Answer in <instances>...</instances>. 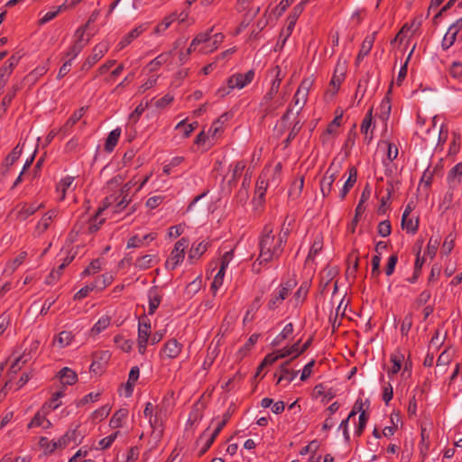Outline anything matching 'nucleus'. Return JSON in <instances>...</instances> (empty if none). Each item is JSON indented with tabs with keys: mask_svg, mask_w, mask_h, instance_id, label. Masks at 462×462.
Instances as JSON below:
<instances>
[{
	"mask_svg": "<svg viewBox=\"0 0 462 462\" xmlns=\"http://www.w3.org/2000/svg\"><path fill=\"white\" fill-rule=\"evenodd\" d=\"M284 245L281 238H276L270 225L264 226L259 237V255L253 263V270L259 273L261 266L278 260L283 253Z\"/></svg>",
	"mask_w": 462,
	"mask_h": 462,
	"instance_id": "f257e3e1",
	"label": "nucleus"
},
{
	"mask_svg": "<svg viewBox=\"0 0 462 462\" xmlns=\"http://www.w3.org/2000/svg\"><path fill=\"white\" fill-rule=\"evenodd\" d=\"M271 74L274 77L272 80L270 89L263 97L261 106L266 113H272L282 106L286 101L287 93L283 92L276 97L279 93L281 83L282 80V70L279 66H275L271 69Z\"/></svg>",
	"mask_w": 462,
	"mask_h": 462,
	"instance_id": "f03ea898",
	"label": "nucleus"
},
{
	"mask_svg": "<svg viewBox=\"0 0 462 462\" xmlns=\"http://www.w3.org/2000/svg\"><path fill=\"white\" fill-rule=\"evenodd\" d=\"M295 286L296 282L294 281L288 280L282 282L270 294L267 302V309L269 310H275L279 309L291 293Z\"/></svg>",
	"mask_w": 462,
	"mask_h": 462,
	"instance_id": "7ed1b4c3",
	"label": "nucleus"
},
{
	"mask_svg": "<svg viewBox=\"0 0 462 462\" xmlns=\"http://www.w3.org/2000/svg\"><path fill=\"white\" fill-rule=\"evenodd\" d=\"M189 241L186 237H181L175 243L170 256L166 260V269L174 270L183 262L185 257V250L189 246Z\"/></svg>",
	"mask_w": 462,
	"mask_h": 462,
	"instance_id": "20e7f679",
	"label": "nucleus"
},
{
	"mask_svg": "<svg viewBox=\"0 0 462 462\" xmlns=\"http://www.w3.org/2000/svg\"><path fill=\"white\" fill-rule=\"evenodd\" d=\"M313 85V79L310 78L304 79L292 98V104L294 106H298L297 114H299L307 103L310 89Z\"/></svg>",
	"mask_w": 462,
	"mask_h": 462,
	"instance_id": "39448f33",
	"label": "nucleus"
},
{
	"mask_svg": "<svg viewBox=\"0 0 462 462\" xmlns=\"http://www.w3.org/2000/svg\"><path fill=\"white\" fill-rule=\"evenodd\" d=\"M150 337H151V323L146 319V317H143V318L139 319L138 335H137L138 352L141 355H143L145 353Z\"/></svg>",
	"mask_w": 462,
	"mask_h": 462,
	"instance_id": "423d86ee",
	"label": "nucleus"
},
{
	"mask_svg": "<svg viewBox=\"0 0 462 462\" xmlns=\"http://www.w3.org/2000/svg\"><path fill=\"white\" fill-rule=\"evenodd\" d=\"M87 30V26H81L78 28L75 32L76 41L69 48L66 52V56L69 57V60L71 61L78 57V55L82 51L84 47L88 43L89 39H85L84 35Z\"/></svg>",
	"mask_w": 462,
	"mask_h": 462,
	"instance_id": "0eeeda50",
	"label": "nucleus"
},
{
	"mask_svg": "<svg viewBox=\"0 0 462 462\" xmlns=\"http://www.w3.org/2000/svg\"><path fill=\"white\" fill-rule=\"evenodd\" d=\"M338 175V167L331 163L320 180V191L323 197H328L332 190L333 183Z\"/></svg>",
	"mask_w": 462,
	"mask_h": 462,
	"instance_id": "6e6552de",
	"label": "nucleus"
},
{
	"mask_svg": "<svg viewBox=\"0 0 462 462\" xmlns=\"http://www.w3.org/2000/svg\"><path fill=\"white\" fill-rule=\"evenodd\" d=\"M211 32L212 29L199 33L206 34L208 38L206 42H202L201 46L199 49V52L201 54H208L214 51L216 49H217V47L224 40V35L222 33H216L211 36Z\"/></svg>",
	"mask_w": 462,
	"mask_h": 462,
	"instance_id": "1a4fd4ad",
	"label": "nucleus"
},
{
	"mask_svg": "<svg viewBox=\"0 0 462 462\" xmlns=\"http://www.w3.org/2000/svg\"><path fill=\"white\" fill-rule=\"evenodd\" d=\"M131 200L130 195L119 191L118 195H111L106 198V204L107 207H112L114 213H120L129 205Z\"/></svg>",
	"mask_w": 462,
	"mask_h": 462,
	"instance_id": "9d476101",
	"label": "nucleus"
},
{
	"mask_svg": "<svg viewBox=\"0 0 462 462\" xmlns=\"http://www.w3.org/2000/svg\"><path fill=\"white\" fill-rule=\"evenodd\" d=\"M254 77V71L253 69L248 70L245 74L236 73L228 78L227 83L229 88L242 89L248 84H250Z\"/></svg>",
	"mask_w": 462,
	"mask_h": 462,
	"instance_id": "9b49d317",
	"label": "nucleus"
},
{
	"mask_svg": "<svg viewBox=\"0 0 462 462\" xmlns=\"http://www.w3.org/2000/svg\"><path fill=\"white\" fill-rule=\"evenodd\" d=\"M108 51V44L106 42H100L97 44L93 50L92 53L87 58L86 61L84 62L82 69H88L93 65H95L100 59L103 58V56Z\"/></svg>",
	"mask_w": 462,
	"mask_h": 462,
	"instance_id": "f8f14e48",
	"label": "nucleus"
},
{
	"mask_svg": "<svg viewBox=\"0 0 462 462\" xmlns=\"http://www.w3.org/2000/svg\"><path fill=\"white\" fill-rule=\"evenodd\" d=\"M182 350V345L177 339H169L163 345L160 355L162 358L174 359L179 356Z\"/></svg>",
	"mask_w": 462,
	"mask_h": 462,
	"instance_id": "ddd939ff",
	"label": "nucleus"
},
{
	"mask_svg": "<svg viewBox=\"0 0 462 462\" xmlns=\"http://www.w3.org/2000/svg\"><path fill=\"white\" fill-rule=\"evenodd\" d=\"M57 209H51L47 211L41 219L37 222L34 229V235L41 236L51 226V223L58 217Z\"/></svg>",
	"mask_w": 462,
	"mask_h": 462,
	"instance_id": "4468645a",
	"label": "nucleus"
},
{
	"mask_svg": "<svg viewBox=\"0 0 462 462\" xmlns=\"http://www.w3.org/2000/svg\"><path fill=\"white\" fill-rule=\"evenodd\" d=\"M43 207V203L37 204L34 202L31 204H20L16 207L15 209L16 218L20 221H24Z\"/></svg>",
	"mask_w": 462,
	"mask_h": 462,
	"instance_id": "2eb2a0df",
	"label": "nucleus"
},
{
	"mask_svg": "<svg viewBox=\"0 0 462 462\" xmlns=\"http://www.w3.org/2000/svg\"><path fill=\"white\" fill-rule=\"evenodd\" d=\"M68 436H61L56 440H49L46 437H41L39 444L44 452L47 454L53 453L58 448H63L66 447V439Z\"/></svg>",
	"mask_w": 462,
	"mask_h": 462,
	"instance_id": "dca6fc26",
	"label": "nucleus"
},
{
	"mask_svg": "<svg viewBox=\"0 0 462 462\" xmlns=\"http://www.w3.org/2000/svg\"><path fill=\"white\" fill-rule=\"evenodd\" d=\"M22 56L18 53L13 54L0 68V79L8 81L14 68L18 65Z\"/></svg>",
	"mask_w": 462,
	"mask_h": 462,
	"instance_id": "f3484780",
	"label": "nucleus"
},
{
	"mask_svg": "<svg viewBox=\"0 0 462 462\" xmlns=\"http://www.w3.org/2000/svg\"><path fill=\"white\" fill-rule=\"evenodd\" d=\"M148 29V23H141L138 26L132 29L129 32H127L119 42L118 48L122 50L128 46L133 41L137 39L141 34H143Z\"/></svg>",
	"mask_w": 462,
	"mask_h": 462,
	"instance_id": "a211bd4d",
	"label": "nucleus"
},
{
	"mask_svg": "<svg viewBox=\"0 0 462 462\" xmlns=\"http://www.w3.org/2000/svg\"><path fill=\"white\" fill-rule=\"evenodd\" d=\"M149 424L152 428V438H153L156 441H159L163 433V419L162 414L158 411L154 413V415L151 416L149 419Z\"/></svg>",
	"mask_w": 462,
	"mask_h": 462,
	"instance_id": "6ab92c4d",
	"label": "nucleus"
},
{
	"mask_svg": "<svg viewBox=\"0 0 462 462\" xmlns=\"http://www.w3.org/2000/svg\"><path fill=\"white\" fill-rule=\"evenodd\" d=\"M290 361H286L285 363L282 364L277 372L274 374V376L277 377V384L283 381H286L287 383H290L296 378L298 372L289 370L287 367Z\"/></svg>",
	"mask_w": 462,
	"mask_h": 462,
	"instance_id": "aec40b11",
	"label": "nucleus"
},
{
	"mask_svg": "<svg viewBox=\"0 0 462 462\" xmlns=\"http://www.w3.org/2000/svg\"><path fill=\"white\" fill-rule=\"evenodd\" d=\"M87 111V107L82 106L76 110L70 117L67 120V122L61 126L60 132L66 135L69 132V130L83 117Z\"/></svg>",
	"mask_w": 462,
	"mask_h": 462,
	"instance_id": "412c9836",
	"label": "nucleus"
},
{
	"mask_svg": "<svg viewBox=\"0 0 462 462\" xmlns=\"http://www.w3.org/2000/svg\"><path fill=\"white\" fill-rule=\"evenodd\" d=\"M376 32L367 35L361 44L360 51L356 57V64H358L365 56H367L375 41Z\"/></svg>",
	"mask_w": 462,
	"mask_h": 462,
	"instance_id": "4be33fe9",
	"label": "nucleus"
},
{
	"mask_svg": "<svg viewBox=\"0 0 462 462\" xmlns=\"http://www.w3.org/2000/svg\"><path fill=\"white\" fill-rule=\"evenodd\" d=\"M162 301V296L158 291L157 287H152L148 291V303H149V309H148V314L152 315L158 307L160 306Z\"/></svg>",
	"mask_w": 462,
	"mask_h": 462,
	"instance_id": "5701e85b",
	"label": "nucleus"
},
{
	"mask_svg": "<svg viewBox=\"0 0 462 462\" xmlns=\"http://www.w3.org/2000/svg\"><path fill=\"white\" fill-rule=\"evenodd\" d=\"M234 252H235L234 248L226 249V246H223L220 249L221 255H220V258L218 260V263H219V270L218 271H222L223 273H226V268L228 267L229 263L234 259V255H235Z\"/></svg>",
	"mask_w": 462,
	"mask_h": 462,
	"instance_id": "b1692460",
	"label": "nucleus"
},
{
	"mask_svg": "<svg viewBox=\"0 0 462 462\" xmlns=\"http://www.w3.org/2000/svg\"><path fill=\"white\" fill-rule=\"evenodd\" d=\"M128 417V410L121 408L117 410L112 416L109 421V426L112 429H120L124 426L125 420Z\"/></svg>",
	"mask_w": 462,
	"mask_h": 462,
	"instance_id": "393cba45",
	"label": "nucleus"
},
{
	"mask_svg": "<svg viewBox=\"0 0 462 462\" xmlns=\"http://www.w3.org/2000/svg\"><path fill=\"white\" fill-rule=\"evenodd\" d=\"M404 356L400 352L393 353L390 356V361L393 364L392 367L387 371L390 378L400 372Z\"/></svg>",
	"mask_w": 462,
	"mask_h": 462,
	"instance_id": "a878e982",
	"label": "nucleus"
},
{
	"mask_svg": "<svg viewBox=\"0 0 462 462\" xmlns=\"http://www.w3.org/2000/svg\"><path fill=\"white\" fill-rule=\"evenodd\" d=\"M172 51H173V50L166 51V52H162L160 55H158L156 58H154L152 60H151L148 64L149 70L156 71L157 69H159V68L161 66L167 63L172 55Z\"/></svg>",
	"mask_w": 462,
	"mask_h": 462,
	"instance_id": "bb28decb",
	"label": "nucleus"
},
{
	"mask_svg": "<svg viewBox=\"0 0 462 462\" xmlns=\"http://www.w3.org/2000/svg\"><path fill=\"white\" fill-rule=\"evenodd\" d=\"M356 179H357L356 169L355 167H351L349 169V176H348L347 180H346L345 184L343 185V187H342V189H340V192H339V197H340L341 199H343L346 196V194L348 193L350 189L356 182Z\"/></svg>",
	"mask_w": 462,
	"mask_h": 462,
	"instance_id": "cd10ccee",
	"label": "nucleus"
},
{
	"mask_svg": "<svg viewBox=\"0 0 462 462\" xmlns=\"http://www.w3.org/2000/svg\"><path fill=\"white\" fill-rule=\"evenodd\" d=\"M59 376L63 385H73L78 380L77 374L69 367H63L59 372Z\"/></svg>",
	"mask_w": 462,
	"mask_h": 462,
	"instance_id": "c85d7f7f",
	"label": "nucleus"
},
{
	"mask_svg": "<svg viewBox=\"0 0 462 462\" xmlns=\"http://www.w3.org/2000/svg\"><path fill=\"white\" fill-rule=\"evenodd\" d=\"M20 90V85L14 84L11 89L6 93V95L3 97V100L0 104V114H4L6 112L13 99L16 96L17 91Z\"/></svg>",
	"mask_w": 462,
	"mask_h": 462,
	"instance_id": "c756f323",
	"label": "nucleus"
},
{
	"mask_svg": "<svg viewBox=\"0 0 462 462\" xmlns=\"http://www.w3.org/2000/svg\"><path fill=\"white\" fill-rule=\"evenodd\" d=\"M120 135H121V129L119 127L112 130L108 134V135L106 139V143H105V150L107 152H112L114 151L115 147L116 146V144L118 143Z\"/></svg>",
	"mask_w": 462,
	"mask_h": 462,
	"instance_id": "7c9ffc66",
	"label": "nucleus"
},
{
	"mask_svg": "<svg viewBox=\"0 0 462 462\" xmlns=\"http://www.w3.org/2000/svg\"><path fill=\"white\" fill-rule=\"evenodd\" d=\"M209 243L201 241L198 244L194 243L189 252V259H199L208 248Z\"/></svg>",
	"mask_w": 462,
	"mask_h": 462,
	"instance_id": "2f4dec72",
	"label": "nucleus"
},
{
	"mask_svg": "<svg viewBox=\"0 0 462 462\" xmlns=\"http://www.w3.org/2000/svg\"><path fill=\"white\" fill-rule=\"evenodd\" d=\"M176 20L177 13L175 12L165 16L163 20L161 23H159L154 28V33L157 35L162 34Z\"/></svg>",
	"mask_w": 462,
	"mask_h": 462,
	"instance_id": "473e14b6",
	"label": "nucleus"
},
{
	"mask_svg": "<svg viewBox=\"0 0 462 462\" xmlns=\"http://www.w3.org/2000/svg\"><path fill=\"white\" fill-rule=\"evenodd\" d=\"M74 339V335L71 331H61L54 338L53 344H57L60 348H64L71 344Z\"/></svg>",
	"mask_w": 462,
	"mask_h": 462,
	"instance_id": "72a5a7b5",
	"label": "nucleus"
},
{
	"mask_svg": "<svg viewBox=\"0 0 462 462\" xmlns=\"http://www.w3.org/2000/svg\"><path fill=\"white\" fill-rule=\"evenodd\" d=\"M293 330H294V327H293L292 323L286 324L285 327L283 328V329L281 331V333H279L275 337V338L273 340L272 345L273 346H280L282 343L283 340H285L291 335H292Z\"/></svg>",
	"mask_w": 462,
	"mask_h": 462,
	"instance_id": "f704fd0d",
	"label": "nucleus"
},
{
	"mask_svg": "<svg viewBox=\"0 0 462 462\" xmlns=\"http://www.w3.org/2000/svg\"><path fill=\"white\" fill-rule=\"evenodd\" d=\"M462 177V162L457 163L448 174V181L450 185H457L460 183Z\"/></svg>",
	"mask_w": 462,
	"mask_h": 462,
	"instance_id": "c9c22d12",
	"label": "nucleus"
},
{
	"mask_svg": "<svg viewBox=\"0 0 462 462\" xmlns=\"http://www.w3.org/2000/svg\"><path fill=\"white\" fill-rule=\"evenodd\" d=\"M304 186V177L294 180L289 189V196L292 199H297L300 196Z\"/></svg>",
	"mask_w": 462,
	"mask_h": 462,
	"instance_id": "e433bc0d",
	"label": "nucleus"
},
{
	"mask_svg": "<svg viewBox=\"0 0 462 462\" xmlns=\"http://www.w3.org/2000/svg\"><path fill=\"white\" fill-rule=\"evenodd\" d=\"M113 281H114V274L112 273H106L102 274L101 276H99L98 278H97L93 282V283H94V287H96V289L97 291H102L106 286L110 285Z\"/></svg>",
	"mask_w": 462,
	"mask_h": 462,
	"instance_id": "4c0bfd02",
	"label": "nucleus"
},
{
	"mask_svg": "<svg viewBox=\"0 0 462 462\" xmlns=\"http://www.w3.org/2000/svg\"><path fill=\"white\" fill-rule=\"evenodd\" d=\"M155 262V257L152 254H145L136 259L134 266L139 270L151 268Z\"/></svg>",
	"mask_w": 462,
	"mask_h": 462,
	"instance_id": "58836bf2",
	"label": "nucleus"
},
{
	"mask_svg": "<svg viewBox=\"0 0 462 462\" xmlns=\"http://www.w3.org/2000/svg\"><path fill=\"white\" fill-rule=\"evenodd\" d=\"M111 323V319L107 315H104L98 319V320L92 327L91 332L94 335H97L106 329Z\"/></svg>",
	"mask_w": 462,
	"mask_h": 462,
	"instance_id": "ea45409f",
	"label": "nucleus"
},
{
	"mask_svg": "<svg viewBox=\"0 0 462 462\" xmlns=\"http://www.w3.org/2000/svg\"><path fill=\"white\" fill-rule=\"evenodd\" d=\"M74 177L66 176L60 180L57 185V191L61 192L60 199H64L66 196V192L70 189L74 182Z\"/></svg>",
	"mask_w": 462,
	"mask_h": 462,
	"instance_id": "a19ab883",
	"label": "nucleus"
},
{
	"mask_svg": "<svg viewBox=\"0 0 462 462\" xmlns=\"http://www.w3.org/2000/svg\"><path fill=\"white\" fill-rule=\"evenodd\" d=\"M419 221L418 219H412L406 215H402V227L406 230L408 233L414 234L418 230Z\"/></svg>",
	"mask_w": 462,
	"mask_h": 462,
	"instance_id": "79ce46f5",
	"label": "nucleus"
},
{
	"mask_svg": "<svg viewBox=\"0 0 462 462\" xmlns=\"http://www.w3.org/2000/svg\"><path fill=\"white\" fill-rule=\"evenodd\" d=\"M215 439H213L211 437L208 436V433L206 431H204L199 438V439L197 440V444L199 445L200 443H202V447L199 452V456H202L204 455L207 450L211 447V445L213 444Z\"/></svg>",
	"mask_w": 462,
	"mask_h": 462,
	"instance_id": "37998d69",
	"label": "nucleus"
},
{
	"mask_svg": "<svg viewBox=\"0 0 462 462\" xmlns=\"http://www.w3.org/2000/svg\"><path fill=\"white\" fill-rule=\"evenodd\" d=\"M369 405H370L369 400L366 399L365 401H363L362 398H358L356 401L352 411L348 414V419H351L352 417L356 416V413L361 414L362 411H366V410L365 409V406L366 407V409H368Z\"/></svg>",
	"mask_w": 462,
	"mask_h": 462,
	"instance_id": "c03bdc74",
	"label": "nucleus"
},
{
	"mask_svg": "<svg viewBox=\"0 0 462 462\" xmlns=\"http://www.w3.org/2000/svg\"><path fill=\"white\" fill-rule=\"evenodd\" d=\"M391 110L392 106L390 98L388 97H384L379 106L380 118L387 120L390 116Z\"/></svg>",
	"mask_w": 462,
	"mask_h": 462,
	"instance_id": "a18cd8bd",
	"label": "nucleus"
},
{
	"mask_svg": "<svg viewBox=\"0 0 462 462\" xmlns=\"http://www.w3.org/2000/svg\"><path fill=\"white\" fill-rule=\"evenodd\" d=\"M103 260L97 258L93 260L89 265L82 272L81 276L92 275L98 273L102 269Z\"/></svg>",
	"mask_w": 462,
	"mask_h": 462,
	"instance_id": "49530a36",
	"label": "nucleus"
},
{
	"mask_svg": "<svg viewBox=\"0 0 462 462\" xmlns=\"http://www.w3.org/2000/svg\"><path fill=\"white\" fill-rule=\"evenodd\" d=\"M309 288L306 284H301L299 289L295 291L293 298L291 300H293L294 306H299L301 304L305 298L307 297Z\"/></svg>",
	"mask_w": 462,
	"mask_h": 462,
	"instance_id": "de8ad7c7",
	"label": "nucleus"
},
{
	"mask_svg": "<svg viewBox=\"0 0 462 462\" xmlns=\"http://www.w3.org/2000/svg\"><path fill=\"white\" fill-rule=\"evenodd\" d=\"M64 396L63 391H58L54 393L51 398V400L45 403L44 408H48L51 411H54L58 409L61 405L60 398Z\"/></svg>",
	"mask_w": 462,
	"mask_h": 462,
	"instance_id": "09e8293b",
	"label": "nucleus"
},
{
	"mask_svg": "<svg viewBox=\"0 0 462 462\" xmlns=\"http://www.w3.org/2000/svg\"><path fill=\"white\" fill-rule=\"evenodd\" d=\"M322 247L323 237L321 235H317L313 240L308 257H315L321 251Z\"/></svg>",
	"mask_w": 462,
	"mask_h": 462,
	"instance_id": "8fccbe9b",
	"label": "nucleus"
},
{
	"mask_svg": "<svg viewBox=\"0 0 462 462\" xmlns=\"http://www.w3.org/2000/svg\"><path fill=\"white\" fill-rule=\"evenodd\" d=\"M207 35L206 34H197L195 38L191 41L189 47L185 51L186 52H189V55H190L193 51H199V47L201 46L202 42L207 41Z\"/></svg>",
	"mask_w": 462,
	"mask_h": 462,
	"instance_id": "3c124183",
	"label": "nucleus"
},
{
	"mask_svg": "<svg viewBox=\"0 0 462 462\" xmlns=\"http://www.w3.org/2000/svg\"><path fill=\"white\" fill-rule=\"evenodd\" d=\"M437 171V168L431 169L428 167L424 171L420 178V185H424L426 188L430 187L432 183L434 174Z\"/></svg>",
	"mask_w": 462,
	"mask_h": 462,
	"instance_id": "603ef678",
	"label": "nucleus"
},
{
	"mask_svg": "<svg viewBox=\"0 0 462 462\" xmlns=\"http://www.w3.org/2000/svg\"><path fill=\"white\" fill-rule=\"evenodd\" d=\"M345 78L342 77V73L333 75L329 83L328 91L331 92V95L334 96L339 89L341 83L344 81Z\"/></svg>",
	"mask_w": 462,
	"mask_h": 462,
	"instance_id": "864d4df0",
	"label": "nucleus"
},
{
	"mask_svg": "<svg viewBox=\"0 0 462 462\" xmlns=\"http://www.w3.org/2000/svg\"><path fill=\"white\" fill-rule=\"evenodd\" d=\"M368 420V414L366 411H362L358 417V423L355 427V435L361 436L364 430L366 427V423Z\"/></svg>",
	"mask_w": 462,
	"mask_h": 462,
	"instance_id": "5fc2aeb1",
	"label": "nucleus"
},
{
	"mask_svg": "<svg viewBox=\"0 0 462 462\" xmlns=\"http://www.w3.org/2000/svg\"><path fill=\"white\" fill-rule=\"evenodd\" d=\"M413 50H414V47L412 48V50L409 53L405 62L400 68V70H399V73H398V76H397V79H396V84L398 86H401L402 81L406 78L407 70H408V69H407L408 63H409V60H410V59H411V57L412 55Z\"/></svg>",
	"mask_w": 462,
	"mask_h": 462,
	"instance_id": "6e6d98bb",
	"label": "nucleus"
},
{
	"mask_svg": "<svg viewBox=\"0 0 462 462\" xmlns=\"http://www.w3.org/2000/svg\"><path fill=\"white\" fill-rule=\"evenodd\" d=\"M412 322H413V319H412V314L411 313H407L402 321V324H401V334L402 336H407L409 331L411 330V327H412Z\"/></svg>",
	"mask_w": 462,
	"mask_h": 462,
	"instance_id": "4d7b16f0",
	"label": "nucleus"
},
{
	"mask_svg": "<svg viewBox=\"0 0 462 462\" xmlns=\"http://www.w3.org/2000/svg\"><path fill=\"white\" fill-rule=\"evenodd\" d=\"M119 433H120L119 431H116V432L110 434L109 436L100 439L98 442L99 448L104 450V449L110 448L112 446V444L114 443V441L116 439V438L118 437Z\"/></svg>",
	"mask_w": 462,
	"mask_h": 462,
	"instance_id": "13d9d810",
	"label": "nucleus"
},
{
	"mask_svg": "<svg viewBox=\"0 0 462 462\" xmlns=\"http://www.w3.org/2000/svg\"><path fill=\"white\" fill-rule=\"evenodd\" d=\"M372 112H373L372 109H370L367 112V114L365 115V116L363 119L362 124H361L360 131L365 135V138L367 137V134L372 125V121H373Z\"/></svg>",
	"mask_w": 462,
	"mask_h": 462,
	"instance_id": "bf43d9fd",
	"label": "nucleus"
},
{
	"mask_svg": "<svg viewBox=\"0 0 462 462\" xmlns=\"http://www.w3.org/2000/svg\"><path fill=\"white\" fill-rule=\"evenodd\" d=\"M457 33L454 32L453 31H451L449 28L448 29V32H446L443 40H442V48L444 50H448V48H450L455 41H456V37H457Z\"/></svg>",
	"mask_w": 462,
	"mask_h": 462,
	"instance_id": "052dcab7",
	"label": "nucleus"
},
{
	"mask_svg": "<svg viewBox=\"0 0 462 462\" xmlns=\"http://www.w3.org/2000/svg\"><path fill=\"white\" fill-rule=\"evenodd\" d=\"M27 254L22 252L15 259L7 264L5 271L14 272L25 260Z\"/></svg>",
	"mask_w": 462,
	"mask_h": 462,
	"instance_id": "680f3d73",
	"label": "nucleus"
},
{
	"mask_svg": "<svg viewBox=\"0 0 462 462\" xmlns=\"http://www.w3.org/2000/svg\"><path fill=\"white\" fill-rule=\"evenodd\" d=\"M22 152L23 147H21L20 144H17L6 157V163L10 165L14 164L19 159Z\"/></svg>",
	"mask_w": 462,
	"mask_h": 462,
	"instance_id": "e2e57ef3",
	"label": "nucleus"
},
{
	"mask_svg": "<svg viewBox=\"0 0 462 462\" xmlns=\"http://www.w3.org/2000/svg\"><path fill=\"white\" fill-rule=\"evenodd\" d=\"M224 131V125H222L221 120H216L212 123L208 133L212 139L218 136Z\"/></svg>",
	"mask_w": 462,
	"mask_h": 462,
	"instance_id": "0e129e2a",
	"label": "nucleus"
},
{
	"mask_svg": "<svg viewBox=\"0 0 462 462\" xmlns=\"http://www.w3.org/2000/svg\"><path fill=\"white\" fill-rule=\"evenodd\" d=\"M267 188H268V182L263 177H260L256 183L255 194L260 199H263L265 195Z\"/></svg>",
	"mask_w": 462,
	"mask_h": 462,
	"instance_id": "69168bd1",
	"label": "nucleus"
},
{
	"mask_svg": "<svg viewBox=\"0 0 462 462\" xmlns=\"http://www.w3.org/2000/svg\"><path fill=\"white\" fill-rule=\"evenodd\" d=\"M391 231H392V227H391V223H390V221H388V220H383V221H381V222L378 224V226H377V232H378V234H379L381 236H383V237H386V236H390Z\"/></svg>",
	"mask_w": 462,
	"mask_h": 462,
	"instance_id": "338daca9",
	"label": "nucleus"
},
{
	"mask_svg": "<svg viewBox=\"0 0 462 462\" xmlns=\"http://www.w3.org/2000/svg\"><path fill=\"white\" fill-rule=\"evenodd\" d=\"M449 74L454 79H460L462 77V63L454 61L449 69Z\"/></svg>",
	"mask_w": 462,
	"mask_h": 462,
	"instance_id": "774afa93",
	"label": "nucleus"
}]
</instances>
